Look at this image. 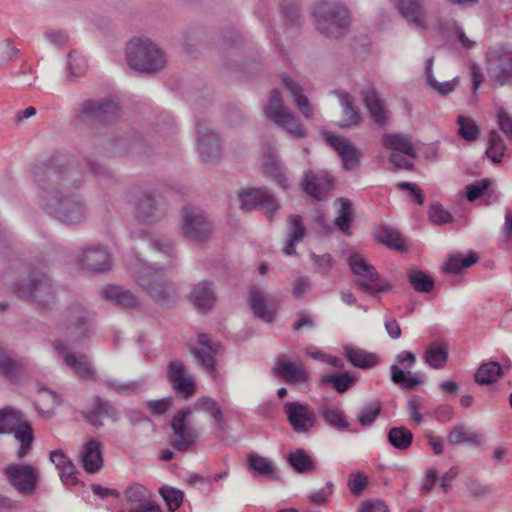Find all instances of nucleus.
Segmentation results:
<instances>
[{
	"mask_svg": "<svg viewBox=\"0 0 512 512\" xmlns=\"http://www.w3.org/2000/svg\"><path fill=\"white\" fill-rule=\"evenodd\" d=\"M102 444L96 439H90L84 446L81 462L86 472L93 474L103 466Z\"/></svg>",
	"mask_w": 512,
	"mask_h": 512,
	"instance_id": "nucleus-31",
	"label": "nucleus"
},
{
	"mask_svg": "<svg viewBox=\"0 0 512 512\" xmlns=\"http://www.w3.org/2000/svg\"><path fill=\"white\" fill-rule=\"evenodd\" d=\"M428 218L434 225L448 224L454 219L452 214L445 210L440 203H433L430 205Z\"/></svg>",
	"mask_w": 512,
	"mask_h": 512,
	"instance_id": "nucleus-60",
	"label": "nucleus"
},
{
	"mask_svg": "<svg viewBox=\"0 0 512 512\" xmlns=\"http://www.w3.org/2000/svg\"><path fill=\"white\" fill-rule=\"evenodd\" d=\"M190 299L197 310H210L216 301L212 283L204 280L195 284L190 292Z\"/></svg>",
	"mask_w": 512,
	"mask_h": 512,
	"instance_id": "nucleus-29",
	"label": "nucleus"
},
{
	"mask_svg": "<svg viewBox=\"0 0 512 512\" xmlns=\"http://www.w3.org/2000/svg\"><path fill=\"white\" fill-rule=\"evenodd\" d=\"M182 231L186 238L204 242L212 233V225L202 211L193 207H184Z\"/></svg>",
	"mask_w": 512,
	"mask_h": 512,
	"instance_id": "nucleus-13",
	"label": "nucleus"
},
{
	"mask_svg": "<svg viewBox=\"0 0 512 512\" xmlns=\"http://www.w3.org/2000/svg\"><path fill=\"white\" fill-rule=\"evenodd\" d=\"M135 213L141 222L152 223L163 216L164 209L153 193L143 191L136 199Z\"/></svg>",
	"mask_w": 512,
	"mask_h": 512,
	"instance_id": "nucleus-25",
	"label": "nucleus"
},
{
	"mask_svg": "<svg viewBox=\"0 0 512 512\" xmlns=\"http://www.w3.org/2000/svg\"><path fill=\"white\" fill-rule=\"evenodd\" d=\"M344 356L350 364L360 369H370L379 363V359L375 353L352 345H346L344 347Z\"/></svg>",
	"mask_w": 512,
	"mask_h": 512,
	"instance_id": "nucleus-32",
	"label": "nucleus"
},
{
	"mask_svg": "<svg viewBox=\"0 0 512 512\" xmlns=\"http://www.w3.org/2000/svg\"><path fill=\"white\" fill-rule=\"evenodd\" d=\"M159 493L171 512L176 511L183 502L184 493L179 489L164 485L160 487Z\"/></svg>",
	"mask_w": 512,
	"mask_h": 512,
	"instance_id": "nucleus-55",
	"label": "nucleus"
},
{
	"mask_svg": "<svg viewBox=\"0 0 512 512\" xmlns=\"http://www.w3.org/2000/svg\"><path fill=\"white\" fill-rule=\"evenodd\" d=\"M341 206L339 209L338 216L335 218L336 227L342 231L344 234H350V226L353 221V211L351 202L348 199L340 198L339 199Z\"/></svg>",
	"mask_w": 512,
	"mask_h": 512,
	"instance_id": "nucleus-52",
	"label": "nucleus"
},
{
	"mask_svg": "<svg viewBox=\"0 0 512 512\" xmlns=\"http://www.w3.org/2000/svg\"><path fill=\"white\" fill-rule=\"evenodd\" d=\"M102 296L126 308L135 307L138 304L137 297L130 290L119 285H108L102 290Z\"/></svg>",
	"mask_w": 512,
	"mask_h": 512,
	"instance_id": "nucleus-33",
	"label": "nucleus"
},
{
	"mask_svg": "<svg viewBox=\"0 0 512 512\" xmlns=\"http://www.w3.org/2000/svg\"><path fill=\"white\" fill-rule=\"evenodd\" d=\"M312 14L317 29L327 37L340 38L349 30L350 12L339 0H320Z\"/></svg>",
	"mask_w": 512,
	"mask_h": 512,
	"instance_id": "nucleus-4",
	"label": "nucleus"
},
{
	"mask_svg": "<svg viewBox=\"0 0 512 512\" xmlns=\"http://www.w3.org/2000/svg\"><path fill=\"white\" fill-rule=\"evenodd\" d=\"M0 280L19 297L37 303L41 308H49L55 302L56 290L52 280L41 268L31 267L27 279L11 281L10 275H0Z\"/></svg>",
	"mask_w": 512,
	"mask_h": 512,
	"instance_id": "nucleus-2",
	"label": "nucleus"
},
{
	"mask_svg": "<svg viewBox=\"0 0 512 512\" xmlns=\"http://www.w3.org/2000/svg\"><path fill=\"white\" fill-rule=\"evenodd\" d=\"M87 69V62L85 58L76 51H71L68 54V71L71 78H78L82 76Z\"/></svg>",
	"mask_w": 512,
	"mask_h": 512,
	"instance_id": "nucleus-59",
	"label": "nucleus"
},
{
	"mask_svg": "<svg viewBox=\"0 0 512 512\" xmlns=\"http://www.w3.org/2000/svg\"><path fill=\"white\" fill-rule=\"evenodd\" d=\"M456 122L459 125L458 133L463 139L471 142L478 138L480 130L474 120L463 115H459Z\"/></svg>",
	"mask_w": 512,
	"mask_h": 512,
	"instance_id": "nucleus-56",
	"label": "nucleus"
},
{
	"mask_svg": "<svg viewBox=\"0 0 512 512\" xmlns=\"http://www.w3.org/2000/svg\"><path fill=\"white\" fill-rule=\"evenodd\" d=\"M81 414L85 421L96 428L103 426L101 416H105L113 422L120 420V413L117 408L109 400L103 399L99 395L93 397L92 406Z\"/></svg>",
	"mask_w": 512,
	"mask_h": 512,
	"instance_id": "nucleus-24",
	"label": "nucleus"
},
{
	"mask_svg": "<svg viewBox=\"0 0 512 512\" xmlns=\"http://www.w3.org/2000/svg\"><path fill=\"white\" fill-rule=\"evenodd\" d=\"M362 100L373 121L384 126L387 122V110L384 101L373 87H367L361 91Z\"/></svg>",
	"mask_w": 512,
	"mask_h": 512,
	"instance_id": "nucleus-28",
	"label": "nucleus"
},
{
	"mask_svg": "<svg viewBox=\"0 0 512 512\" xmlns=\"http://www.w3.org/2000/svg\"><path fill=\"white\" fill-rule=\"evenodd\" d=\"M118 117V104L110 99L85 100L78 114L79 120L89 125H109Z\"/></svg>",
	"mask_w": 512,
	"mask_h": 512,
	"instance_id": "nucleus-9",
	"label": "nucleus"
},
{
	"mask_svg": "<svg viewBox=\"0 0 512 512\" xmlns=\"http://www.w3.org/2000/svg\"><path fill=\"white\" fill-rule=\"evenodd\" d=\"M310 259L312 260L315 270L323 276H328L333 266L334 260L328 253L318 255L314 252L310 253Z\"/></svg>",
	"mask_w": 512,
	"mask_h": 512,
	"instance_id": "nucleus-63",
	"label": "nucleus"
},
{
	"mask_svg": "<svg viewBox=\"0 0 512 512\" xmlns=\"http://www.w3.org/2000/svg\"><path fill=\"white\" fill-rule=\"evenodd\" d=\"M41 207L66 224H78L86 218V206L76 194L83 183L78 167L63 159L51 158L32 169Z\"/></svg>",
	"mask_w": 512,
	"mask_h": 512,
	"instance_id": "nucleus-1",
	"label": "nucleus"
},
{
	"mask_svg": "<svg viewBox=\"0 0 512 512\" xmlns=\"http://www.w3.org/2000/svg\"><path fill=\"white\" fill-rule=\"evenodd\" d=\"M289 232L282 251L287 256L297 255L295 244L300 243L306 236V228L300 215L291 214L288 217Z\"/></svg>",
	"mask_w": 512,
	"mask_h": 512,
	"instance_id": "nucleus-30",
	"label": "nucleus"
},
{
	"mask_svg": "<svg viewBox=\"0 0 512 512\" xmlns=\"http://www.w3.org/2000/svg\"><path fill=\"white\" fill-rule=\"evenodd\" d=\"M287 461L300 474L311 473L316 470L315 460L303 448L290 452Z\"/></svg>",
	"mask_w": 512,
	"mask_h": 512,
	"instance_id": "nucleus-37",
	"label": "nucleus"
},
{
	"mask_svg": "<svg viewBox=\"0 0 512 512\" xmlns=\"http://www.w3.org/2000/svg\"><path fill=\"white\" fill-rule=\"evenodd\" d=\"M220 348L221 344L214 342L209 334L201 333L198 335L196 344L191 346L190 351L198 364L205 368L212 377H215V356Z\"/></svg>",
	"mask_w": 512,
	"mask_h": 512,
	"instance_id": "nucleus-19",
	"label": "nucleus"
},
{
	"mask_svg": "<svg viewBox=\"0 0 512 512\" xmlns=\"http://www.w3.org/2000/svg\"><path fill=\"white\" fill-rule=\"evenodd\" d=\"M412 440L413 434L406 427H393L388 432V441L397 450H407Z\"/></svg>",
	"mask_w": 512,
	"mask_h": 512,
	"instance_id": "nucleus-48",
	"label": "nucleus"
},
{
	"mask_svg": "<svg viewBox=\"0 0 512 512\" xmlns=\"http://www.w3.org/2000/svg\"><path fill=\"white\" fill-rule=\"evenodd\" d=\"M238 197L240 208L243 212L248 213L257 207H264L269 221L272 220L273 214L280 208V204L275 196L265 187L240 190Z\"/></svg>",
	"mask_w": 512,
	"mask_h": 512,
	"instance_id": "nucleus-11",
	"label": "nucleus"
},
{
	"mask_svg": "<svg viewBox=\"0 0 512 512\" xmlns=\"http://www.w3.org/2000/svg\"><path fill=\"white\" fill-rule=\"evenodd\" d=\"M424 361L433 369H442L448 361L447 349L431 344L424 352Z\"/></svg>",
	"mask_w": 512,
	"mask_h": 512,
	"instance_id": "nucleus-49",
	"label": "nucleus"
},
{
	"mask_svg": "<svg viewBox=\"0 0 512 512\" xmlns=\"http://www.w3.org/2000/svg\"><path fill=\"white\" fill-rule=\"evenodd\" d=\"M320 415L325 423L336 430L349 429V422L346 420L344 412L335 405H322Z\"/></svg>",
	"mask_w": 512,
	"mask_h": 512,
	"instance_id": "nucleus-39",
	"label": "nucleus"
},
{
	"mask_svg": "<svg viewBox=\"0 0 512 512\" xmlns=\"http://www.w3.org/2000/svg\"><path fill=\"white\" fill-rule=\"evenodd\" d=\"M492 184L491 179L484 178L478 181H475L472 184L466 186V197L470 202L477 200L480 196H482L485 192L489 195L494 194V190H489Z\"/></svg>",
	"mask_w": 512,
	"mask_h": 512,
	"instance_id": "nucleus-57",
	"label": "nucleus"
},
{
	"mask_svg": "<svg viewBox=\"0 0 512 512\" xmlns=\"http://www.w3.org/2000/svg\"><path fill=\"white\" fill-rule=\"evenodd\" d=\"M503 367L496 361L483 362L474 375V381L479 385L496 383L503 376Z\"/></svg>",
	"mask_w": 512,
	"mask_h": 512,
	"instance_id": "nucleus-35",
	"label": "nucleus"
},
{
	"mask_svg": "<svg viewBox=\"0 0 512 512\" xmlns=\"http://www.w3.org/2000/svg\"><path fill=\"white\" fill-rule=\"evenodd\" d=\"M358 512H390V510L383 500L369 499L360 504Z\"/></svg>",
	"mask_w": 512,
	"mask_h": 512,
	"instance_id": "nucleus-64",
	"label": "nucleus"
},
{
	"mask_svg": "<svg viewBox=\"0 0 512 512\" xmlns=\"http://www.w3.org/2000/svg\"><path fill=\"white\" fill-rule=\"evenodd\" d=\"M11 433H13L15 439L20 443V447L17 450L18 458H23L28 455L34 441V433L30 423L23 419Z\"/></svg>",
	"mask_w": 512,
	"mask_h": 512,
	"instance_id": "nucleus-36",
	"label": "nucleus"
},
{
	"mask_svg": "<svg viewBox=\"0 0 512 512\" xmlns=\"http://www.w3.org/2000/svg\"><path fill=\"white\" fill-rule=\"evenodd\" d=\"M283 412L292 430L297 434H308L317 424V415L307 403L287 401L283 404Z\"/></svg>",
	"mask_w": 512,
	"mask_h": 512,
	"instance_id": "nucleus-10",
	"label": "nucleus"
},
{
	"mask_svg": "<svg viewBox=\"0 0 512 512\" xmlns=\"http://www.w3.org/2000/svg\"><path fill=\"white\" fill-rule=\"evenodd\" d=\"M4 474L10 484L22 495L34 494L39 483V473L30 464L11 463L4 468Z\"/></svg>",
	"mask_w": 512,
	"mask_h": 512,
	"instance_id": "nucleus-12",
	"label": "nucleus"
},
{
	"mask_svg": "<svg viewBox=\"0 0 512 512\" xmlns=\"http://www.w3.org/2000/svg\"><path fill=\"white\" fill-rule=\"evenodd\" d=\"M324 137L341 158L345 170H353L359 166L361 152L348 139L329 132H325Z\"/></svg>",
	"mask_w": 512,
	"mask_h": 512,
	"instance_id": "nucleus-23",
	"label": "nucleus"
},
{
	"mask_svg": "<svg viewBox=\"0 0 512 512\" xmlns=\"http://www.w3.org/2000/svg\"><path fill=\"white\" fill-rule=\"evenodd\" d=\"M376 239L379 243L392 250L404 251L406 249L404 238L401 233L393 227L387 225L381 226L377 232Z\"/></svg>",
	"mask_w": 512,
	"mask_h": 512,
	"instance_id": "nucleus-38",
	"label": "nucleus"
},
{
	"mask_svg": "<svg viewBox=\"0 0 512 512\" xmlns=\"http://www.w3.org/2000/svg\"><path fill=\"white\" fill-rule=\"evenodd\" d=\"M77 264L84 270L104 272L111 268V255L101 245L84 248L76 258Z\"/></svg>",
	"mask_w": 512,
	"mask_h": 512,
	"instance_id": "nucleus-21",
	"label": "nucleus"
},
{
	"mask_svg": "<svg viewBox=\"0 0 512 512\" xmlns=\"http://www.w3.org/2000/svg\"><path fill=\"white\" fill-rule=\"evenodd\" d=\"M289 109L283 103V97L278 89H273L270 92V97L267 104L264 106L265 116L273 123Z\"/></svg>",
	"mask_w": 512,
	"mask_h": 512,
	"instance_id": "nucleus-45",
	"label": "nucleus"
},
{
	"mask_svg": "<svg viewBox=\"0 0 512 512\" xmlns=\"http://www.w3.org/2000/svg\"><path fill=\"white\" fill-rule=\"evenodd\" d=\"M272 373L287 384H303L310 379V374L301 361L291 362L278 356L272 367Z\"/></svg>",
	"mask_w": 512,
	"mask_h": 512,
	"instance_id": "nucleus-22",
	"label": "nucleus"
},
{
	"mask_svg": "<svg viewBox=\"0 0 512 512\" xmlns=\"http://www.w3.org/2000/svg\"><path fill=\"white\" fill-rule=\"evenodd\" d=\"M124 495H125L127 503L131 507H136V506L148 503L150 501H153L152 500V496H153L152 491L140 483H133V484L129 485L125 489Z\"/></svg>",
	"mask_w": 512,
	"mask_h": 512,
	"instance_id": "nucleus-41",
	"label": "nucleus"
},
{
	"mask_svg": "<svg viewBox=\"0 0 512 512\" xmlns=\"http://www.w3.org/2000/svg\"><path fill=\"white\" fill-rule=\"evenodd\" d=\"M193 413L195 411H205L209 413L215 420L216 424H220L223 421V413L218 403L211 397L203 396L198 398L193 407H191Z\"/></svg>",
	"mask_w": 512,
	"mask_h": 512,
	"instance_id": "nucleus-51",
	"label": "nucleus"
},
{
	"mask_svg": "<svg viewBox=\"0 0 512 512\" xmlns=\"http://www.w3.org/2000/svg\"><path fill=\"white\" fill-rule=\"evenodd\" d=\"M264 174L271 177L277 184L284 190L288 188L287 177L281 167V165L274 161L265 162L263 165Z\"/></svg>",
	"mask_w": 512,
	"mask_h": 512,
	"instance_id": "nucleus-58",
	"label": "nucleus"
},
{
	"mask_svg": "<svg viewBox=\"0 0 512 512\" xmlns=\"http://www.w3.org/2000/svg\"><path fill=\"white\" fill-rule=\"evenodd\" d=\"M487 62L488 74L498 84L504 85L512 80V51L503 47L490 49Z\"/></svg>",
	"mask_w": 512,
	"mask_h": 512,
	"instance_id": "nucleus-15",
	"label": "nucleus"
},
{
	"mask_svg": "<svg viewBox=\"0 0 512 512\" xmlns=\"http://www.w3.org/2000/svg\"><path fill=\"white\" fill-rule=\"evenodd\" d=\"M382 145L389 150L400 152L412 158L417 156L411 139L407 135L386 133L382 136Z\"/></svg>",
	"mask_w": 512,
	"mask_h": 512,
	"instance_id": "nucleus-34",
	"label": "nucleus"
},
{
	"mask_svg": "<svg viewBox=\"0 0 512 512\" xmlns=\"http://www.w3.org/2000/svg\"><path fill=\"white\" fill-rule=\"evenodd\" d=\"M320 382L323 385H331L336 390V392L343 394L355 384L356 377L349 374L348 372L331 373L322 376Z\"/></svg>",
	"mask_w": 512,
	"mask_h": 512,
	"instance_id": "nucleus-42",
	"label": "nucleus"
},
{
	"mask_svg": "<svg viewBox=\"0 0 512 512\" xmlns=\"http://www.w3.org/2000/svg\"><path fill=\"white\" fill-rule=\"evenodd\" d=\"M505 151L506 146L501 135L495 130L490 131L485 156L491 159L493 163L499 164L502 162Z\"/></svg>",
	"mask_w": 512,
	"mask_h": 512,
	"instance_id": "nucleus-46",
	"label": "nucleus"
},
{
	"mask_svg": "<svg viewBox=\"0 0 512 512\" xmlns=\"http://www.w3.org/2000/svg\"><path fill=\"white\" fill-rule=\"evenodd\" d=\"M19 370V363L12 359L6 351L0 347V373L11 379L18 374Z\"/></svg>",
	"mask_w": 512,
	"mask_h": 512,
	"instance_id": "nucleus-61",
	"label": "nucleus"
},
{
	"mask_svg": "<svg viewBox=\"0 0 512 512\" xmlns=\"http://www.w3.org/2000/svg\"><path fill=\"white\" fill-rule=\"evenodd\" d=\"M274 123L288 132L293 138L301 139L306 136L304 127L290 110L275 120Z\"/></svg>",
	"mask_w": 512,
	"mask_h": 512,
	"instance_id": "nucleus-47",
	"label": "nucleus"
},
{
	"mask_svg": "<svg viewBox=\"0 0 512 512\" xmlns=\"http://www.w3.org/2000/svg\"><path fill=\"white\" fill-rule=\"evenodd\" d=\"M478 261V256L475 253H470L466 256L462 254L451 255L443 264L442 270L445 273L457 274L462 269L471 267Z\"/></svg>",
	"mask_w": 512,
	"mask_h": 512,
	"instance_id": "nucleus-43",
	"label": "nucleus"
},
{
	"mask_svg": "<svg viewBox=\"0 0 512 512\" xmlns=\"http://www.w3.org/2000/svg\"><path fill=\"white\" fill-rule=\"evenodd\" d=\"M51 344L66 366L69 367L79 378L89 381L96 380V371L91 366L88 361V357L85 354H77L71 351L69 347L61 341V339H55Z\"/></svg>",
	"mask_w": 512,
	"mask_h": 512,
	"instance_id": "nucleus-14",
	"label": "nucleus"
},
{
	"mask_svg": "<svg viewBox=\"0 0 512 512\" xmlns=\"http://www.w3.org/2000/svg\"><path fill=\"white\" fill-rule=\"evenodd\" d=\"M197 148L199 155L205 163H217L222 156V146L219 135L205 122L197 125Z\"/></svg>",
	"mask_w": 512,
	"mask_h": 512,
	"instance_id": "nucleus-16",
	"label": "nucleus"
},
{
	"mask_svg": "<svg viewBox=\"0 0 512 512\" xmlns=\"http://www.w3.org/2000/svg\"><path fill=\"white\" fill-rule=\"evenodd\" d=\"M448 441L452 445L478 444L479 437L475 433L467 432L463 425H455L448 434Z\"/></svg>",
	"mask_w": 512,
	"mask_h": 512,
	"instance_id": "nucleus-53",
	"label": "nucleus"
},
{
	"mask_svg": "<svg viewBox=\"0 0 512 512\" xmlns=\"http://www.w3.org/2000/svg\"><path fill=\"white\" fill-rule=\"evenodd\" d=\"M193 410L191 406L179 409L172 417L170 427L173 437L170 445L179 452L188 451L199 438L198 430L193 426Z\"/></svg>",
	"mask_w": 512,
	"mask_h": 512,
	"instance_id": "nucleus-7",
	"label": "nucleus"
},
{
	"mask_svg": "<svg viewBox=\"0 0 512 512\" xmlns=\"http://www.w3.org/2000/svg\"><path fill=\"white\" fill-rule=\"evenodd\" d=\"M138 285L150 298L162 307H171L177 302L178 294L172 284L163 274V268L148 266L138 272Z\"/></svg>",
	"mask_w": 512,
	"mask_h": 512,
	"instance_id": "nucleus-6",
	"label": "nucleus"
},
{
	"mask_svg": "<svg viewBox=\"0 0 512 512\" xmlns=\"http://www.w3.org/2000/svg\"><path fill=\"white\" fill-rule=\"evenodd\" d=\"M333 93L339 98L342 108V118L337 124L338 127L348 129L359 126L363 119L358 108L353 105V96L342 90H334Z\"/></svg>",
	"mask_w": 512,
	"mask_h": 512,
	"instance_id": "nucleus-26",
	"label": "nucleus"
},
{
	"mask_svg": "<svg viewBox=\"0 0 512 512\" xmlns=\"http://www.w3.org/2000/svg\"><path fill=\"white\" fill-rule=\"evenodd\" d=\"M348 264L353 275L356 276V284L370 294L385 293L390 291L391 285L383 281L375 269L359 254L351 255Z\"/></svg>",
	"mask_w": 512,
	"mask_h": 512,
	"instance_id": "nucleus-8",
	"label": "nucleus"
},
{
	"mask_svg": "<svg viewBox=\"0 0 512 512\" xmlns=\"http://www.w3.org/2000/svg\"><path fill=\"white\" fill-rule=\"evenodd\" d=\"M408 281L417 292L430 293L434 289V279L428 273L421 270H410Z\"/></svg>",
	"mask_w": 512,
	"mask_h": 512,
	"instance_id": "nucleus-50",
	"label": "nucleus"
},
{
	"mask_svg": "<svg viewBox=\"0 0 512 512\" xmlns=\"http://www.w3.org/2000/svg\"><path fill=\"white\" fill-rule=\"evenodd\" d=\"M302 190L311 198L322 201L333 188V178L325 170H306L300 180Z\"/></svg>",
	"mask_w": 512,
	"mask_h": 512,
	"instance_id": "nucleus-17",
	"label": "nucleus"
},
{
	"mask_svg": "<svg viewBox=\"0 0 512 512\" xmlns=\"http://www.w3.org/2000/svg\"><path fill=\"white\" fill-rule=\"evenodd\" d=\"M396 7L401 16L418 29L426 30L425 8L420 0H398Z\"/></svg>",
	"mask_w": 512,
	"mask_h": 512,
	"instance_id": "nucleus-27",
	"label": "nucleus"
},
{
	"mask_svg": "<svg viewBox=\"0 0 512 512\" xmlns=\"http://www.w3.org/2000/svg\"><path fill=\"white\" fill-rule=\"evenodd\" d=\"M126 59L130 68L145 74L156 73L166 64L164 52L148 38L130 40L126 46Z\"/></svg>",
	"mask_w": 512,
	"mask_h": 512,
	"instance_id": "nucleus-5",
	"label": "nucleus"
},
{
	"mask_svg": "<svg viewBox=\"0 0 512 512\" xmlns=\"http://www.w3.org/2000/svg\"><path fill=\"white\" fill-rule=\"evenodd\" d=\"M56 329L67 346L79 345L94 334L95 325L88 310L79 303H73L61 313Z\"/></svg>",
	"mask_w": 512,
	"mask_h": 512,
	"instance_id": "nucleus-3",
	"label": "nucleus"
},
{
	"mask_svg": "<svg viewBox=\"0 0 512 512\" xmlns=\"http://www.w3.org/2000/svg\"><path fill=\"white\" fill-rule=\"evenodd\" d=\"M24 419L22 411L11 406L0 409V434H10Z\"/></svg>",
	"mask_w": 512,
	"mask_h": 512,
	"instance_id": "nucleus-40",
	"label": "nucleus"
},
{
	"mask_svg": "<svg viewBox=\"0 0 512 512\" xmlns=\"http://www.w3.org/2000/svg\"><path fill=\"white\" fill-rule=\"evenodd\" d=\"M167 380L174 392L183 399H189L196 392L194 378L181 360H171L168 363Z\"/></svg>",
	"mask_w": 512,
	"mask_h": 512,
	"instance_id": "nucleus-18",
	"label": "nucleus"
},
{
	"mask_svg": "<svg viewBox=\"0 0 512 512\" xmlns=\"http://www.w3.org/2000/svg\"><path fill=\"white\" fill-rule=\"evenodd\" d=\"M247 467L254 474L261 476L273 477L275 473L273 463L255 452L247 454Z\"/></svg>",
	"mask_w": 512,
	"mask_h": 512,
	"instance_id": "nucleus-44",
	"label": "nucleus"
},
{
	"mask_svg": "<svg viewBox=\"0 0 512 512\" xmlns=\"http://www.w3.org/2000/svg\"><path fill=\"white\" fill-rule=\"evenodd\" d=\"M390 370L392 382L397 385H401L406 389H413L416 385L423 382L421 378L417 377L418 373H415L414 376H407L410 372L405 373L397 365H392Z\"/></svg>",
	"mask_w": 512,
	"mask_h": 512,
	"instance_id": "nucleus-54",
	"label": "nucleus"
},
{
	"mask_svg": "<svg viewBox=\"0 0 512 512\" xmlns=\"http://www.w3.org/2000/svg\"><path fill=\"white\" fill-rule=\"evenodd\" d=\"M248 303L254 315L267 322H274L278 312V301L269 293L252 287L248 295Z\"/></svg>",
	"mask_w": 512,
	"mask_h": 512,
	"instance_id": "nucleus-20",
	"label": "nucleus"
},
{
	"mask_svg": "<svg viewBox=\"0 0 512 512\" xmlns=\"http://www.w3.org/2000/svg\"><path fill=\"white\" fill-rule=\"evenodd\" d=\"M380 412L381 405L379 403H369L361 409L357 418L361 426H369L375 422Z\"/></svg>",
	"mask_w": 512,
	"mask_h": 512,
	"instance_id": "nucleus-62",
	"label": "nucleus"
}]
</instances>
